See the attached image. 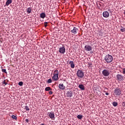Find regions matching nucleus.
Returning a JSON list of instances; mask_svg holds the SVG:
<instances>
[{
    "label": "nucleus",
    "mask_w": 125,
    "mask_h": 125,
    "mask_svg": "<svg viewBox=\"0 0 125 125\" xmlns=\"http://www.w3.org/2000/svg\"><path fill=\"white\" fill-rule=\"evenodd\" d=\"M104 61L106 63H111L113 61V57L109 54H107L104 57Z\"/></svg>",
    "instance_id": "f03ea898"
},
{
    "label": "nucleus",
    "mask_w": 125,
    "mask_h": 125,
    "mask_svg": "<svg viewBox=\"0 0 125 125\" xmlns=\"http://www.w3.org/2000/svg\"><path fill=\"white\" fill-rule=\"evenodd\" d=\"M66 96L69 98L73 97V91L69 90L66 92Z\"/></svg>",
    "instance_id": "0eeeda50"
},
{
    "label": "nucleus",
    "mask_w": 125,
    "mask_h": 125,
    "mask_svg": "<svg viewBox=\"0 0 125 125\" xmlns=\"http://www.w3.org/2000/svg\"><path fill=\"white\" fill-rule=\"evenodd\" d=\"M102 74L104 77H108L110 75V71L108 69H104L102 71Z\"/></svg>",
    "instance_id": "423d86ee"
},
{
    "label": "nucleus",
    "mask_w": 125,
    "mask_h": 125,
    "mask_svg": "<svg viewBox=\"0 0 125 125\" xmlns=\"http://www.w3.org/2000/svg\"><path fill=\"white\" fill-rule=\"evenodd\" d=\"M11 3H12V0H7L5 4L7 6H8Z\"/></svg>",
    "instance_id": "2eb2a0df"
},
{
    "label": "nucleus",
    "mask_w": 125,
    "mask_h": 125,
    "mask_svg": "<svg viewBox=\"0 0 125 125\" xmlns=\"http://www.w3.org/2000/svg\"><path fill=\"white\" fill-rule=\"evenodd\" d=\"M47 115L48 118L51 119V120H54V119H55V115L54 114V112L52 111L48 112Z\"/></svg>",
    "instance_id": "20e7f679"
},
{
    "label": "nucleus",
    "mask_w": 125,
    "mask_h": 125,
    "mask_svg": "<svg viewBox=\"0 0 125 125\" xmlns=\"http://www.w3.org/2000/svg\"><path fill=\"white\" fill-rule=\"evenodd\" d=\"M45 91H49L50 90H51V88L50 87H46L45 88Z\"/></svg>",
    "instance_id": "6ab92c4d"
},
{
    "label": "nucleus",
    "mask_w": 125,
    "mask_h": 125,
    "mask_svg": "<svg viewBox=\"0 0 125 125\" xmlns=\"http://www.w3.org/2000/svg\"><path fill=\"white\" fill-rule=\"evenodd\" d=\"M116 78H117L118 81H119V82H121V81H124V80H125L124 79V76H123V75H122L121 74H118L116 76Z\"/></svg>",
    "instance_id": "1a4fd4ad"
},
{
    "label": "nucleus",
    "mask_w": 125,
    "mask_h": 125,
    "mask_svg": "<svg viewBox=\"0 0 125 125\" xmlns=\"http://www.w3.org/2000/svg\"><path fill=\"white\" fill-rule=\"evenodd\" d=\"M12 119H14V120H17V117L15 115H12Z\"/></svg>",
    "instance_id": "a878e982"
},
{
    "label": "nucleus",
    "mask_w": 125,
    "mask_h": 125,
    "mask_svg": "<svg viewBox=\"0 0 125 125\" xmlns=\"http://www.w3.org/2000/svg\"><path fill=\"white\" fill-rule=\"evenodd\" d=\"M25 110H26V111H29L30 110V109L29 108V106H28L27 105H26L25 106Z\"/></svg>",
    "instance_id": "393cba45"
},
{
    "label": "nucleus",
    "mask_w": 125,
    "mask_h": 125,
    "mask_svg": "<svg viewBox=\"0 0 125 125\" xmlns=\"http://www.w3.org/2000/svg\"><path fill=\"white\" fill-rule=\"evenodd\" d=\"M78 31H79V29L77 28L76 27H74L73 30H71V32L72 34H77L78 33Z\"/></svg>",
    "instance_id": "ddd939ff"
},
{
    "label": "nucleus",
    "mask_w": 125,
    "mask_h": 125,
    "mask_svg": "<svg viewBox=\"0 0 125 125\" xmlns=\"http://www.w3.org/2000/svg\"><path fill=\"white\" fill-rule=\"evenodd\" d=\"M122 71H123V74L124 75H125V68H123Z\"/></svg>",
    "instance_id": "cd10ccee"
},
{
    "label": "nucleus",
    "mask_w": 125,
    "mask_h": 125,
    "mask_svg": "<svg viewBox=\"0 0 125 125\" xmlns=\"http://www.w3.org/2000/svg\"><path fill=\"white\" fill-rule=\"evenodd\" d=\"M58 75H59V71L58 70L56 69L54 71L53 76L52 77V80L55 81H58V80H59Z\"/></svg>",
    "instance_id": "f257e3e1"
},
{
    "label": "nucleus",
    "mask_w": 125,
    "mask_h": 125,
    "mask_svg": "<svg viewBox=\"0 0 125 125\" xmlns=\"http://www.w3.org/2000/svg\"><path fill=\"white\" fill-rule=\"evenodd\" d=\"M91 65H92L91 63H89V66H91Z\"/></svg>",
    "instance_id": "f704fd0d"
},
{
    "label": "nucleus",
    "mask_w": 125,
    "mask_h": 125,
    "mask_svg": "<svg viewBox=\"0 0 125 125\" xmlns=\"http://www.w3.org/2000/svg\"><path fill=\"white\" fill-rule=\"evenodd\" d=\"M41 125H44V124H41Z\"/></svg>",
    "instance_id": "c9c22d12"
},
{
    "label": "nucleus",
    "mask_w": 125,
    "mask_h": 125,
    "mask_svg": "<svg viewBox=\"0 0 125 125\" xmlns=\"http://www.w3.org/2000/svg\"><path fill=\"white\" fill-rule=\"evenodd\" d=\"M52 93H53V92L50 91L49 92V94H50V95H51V94H52Z\"/></svg>",
    "instance_id": "7c9ffc66"
},
{
    "label": "nucleus",
    "mask_w": 125,
    "mask_h": 125,
    "mask_svg": "<svg viewBox=\"0 0 125 125\" xmlns=\"http://www.w3.org/2000/svg\"><path fill=\"white\" fill-rule=\"evenodd\" d=\"M77 118L79 119V120H82V119H83V115H78L77 116Z\"/></svg>",
    "instance_id": "412c9836"
},
{
    "label": "nucleus",
    "mask_w": 125,
    "mask_h": 125,
    "mask_svg": "<svg viewBox=\"0 0 125 125\" xmlns=\"http://www.w3.org/2000/svg\"><path fill=\"white\" fill-rule=\"evenodd\" d=\"M113 105L114 106V107H117V106H118V103L116 102H114L113 103Z\"/></svg>",
    "instance_id": "aec40b11"
},
{
    "label": "nucleus",
    "mask_w": 125,
    "mask_h": 125,
    "mask_svg": "<svg viewBox=\"0 0 125 125\" xmlns=\"http://www.w3.org/2000/svg\"><path fill=\"white\" fill-rule=\"evenodd\" d=\"M78 87H79L81 90H84V86L83 84H79Z\"/></svg>",
    "instance_id": "dca6fc26"
},
{
    "label": "nucleus",
    "mask_w": 125,
    "mask_h": 125,
    "mask_svg": "<svg viewBox=\"0 0 125 125\" xmlns=\"http://www.w3.org/2000/svg\"><path fill=\"white\" fill-rule=\"evenodd\" d=\"M72 125H75L73 124Z\"/></svg>",
    "instance_id": "e433bc0d"
},
{
    "label": "nucleus",
    "mask_w": 125,
    "mask_h": 125,
    "mask_svg": "<svg viewBox=\"0 0 125 125\" xmlns=\"http://www.w3.org/2000/svg\"><path fill=\"white\" fill-rule=\"evenodd\" d=\"M26 12L28 14H30V13H31V12H32V8H31V7L28 8L27 9Z\"/></svg>",
    "instance_id": "f3484780"
},
{
    "label": "nucleus",
    "mask_w": 125,
    "mask_h": 125,
    "mask_svg": "<svg viewBox=\"0 0 125 125\" xmlns=\"http://www.w3.org/2000/svg\"><path fill=\"white\" fill-rule=\"evenodd\" d=\"M3 83H4V84H7L6 82H5V81H4Z\"/></svg>",
    "instance_id": "473e14b6"
},
{
    "label": "nucleus",
    "mask_w": 125,
    "mask_h": 125,
    "mask_svg": "<svg viewBox=\"0 0 125 125\" xmlns=\"http://www.w3.org/2000/svg\"><path fill=\"white\" fill-rule=\"evenodd\" d=\"M25 122H26V123H29V120H28V119H26L25 120Z\"/></svg>",
    "instance_id": "2f4dec72"
},
{
    "label": "nucleus",
    "mask_w": 125,
    "mask_h": 125,
    "mask_svg": "<svg viewBox=\"0 0 125 125\" xmlns=\"http://www.w3.org/2000/svg\"><path fill=\"white\" fill-rule=\"evenodd\" d=\"M105 95H109V93H105Z\"/></svg>",
    "instance_id": "72a5a7b5"
},
{
    "label": "nucleus",
    "mask_w": 125,
    "mask_h": 125,
    "mask_svg": "<svg viewBox=\"0 0 125 125\" xmlns=\"http://www.w3.org/2000/svg\"><path fill=\"white\" fill-rule=\"evenodd\" d=\"M114 93L115 95H120L122 94V90L119 87H116L114 90Z\"/></svg>",
    "instance_id": "39448f33"
},
{
    "label": "nucleus",
    "mask_w": 125,
    "mask_h": 125,
    "mask_svg": "<svg viewBox=\"0 0 125 125\" xmlns=\"http://www.w3.org/2000/svg\"><path fill=\"white\" fill-rule=\"evenodd\" d=\"M122 106H124V107H125V102H122Z\"/></svg>",
    "instance_id": "c756f323"
},
{
    "label": "nucleus",
    "mask_w": 125,
    "mask_h": 125,
    "mask_svg": "<svg viewBox=\"0 0 125 125\" xmlns=\"http://www.w3.org/2000/svg\"><path fill=\"white\" fill-rule=\"evenodd\" d=\"M103 15L105 18H108L110 16V14H109V12L107 11H104L103 13Z\"/></svg>",
    "instance_id": "9b49d317"
},
{
    "label": "nucleus",
    "mask_w": 125,
    "mask_h": 125,
    "mask_svg": "<svg viewBox=\"0 0 125 125\" xmlns=\"http://www.w3.org/2000/svg\"><path fill=\"white\" fill-rule=\"evenodd\" d=\"M76 75L78 78L80 79H83V78L84 77V73L83 70L80 69L77 71Z\"/></svg>",
    "instance_id": "7ed1b4c3"
},
{
    "label": "nucleus",
    "mask_w": 125,
    "mask_h": 125,
    "mask_svg": "<svg viewBox=\"0 0 125 125\" xmlns=\"http://www.w3.org/2000/svg\"><path fill=\"white\" fill-rule=\"evenodd\" d=\"M69 64H70L71 68L74 69L75 68V64H74V62L73 61H69Z\"/></svg>",
    "instance_id": "4468645a"
},
{
    "label": "nucleus",
    "mask_w": 125,
    "mask_h": 125,
    "mask_svg": "<svg viewBox=\"0 0 125 125\" xmlns=\"http://www.w3.org/2000/svg\"><path fill=\"white\" fill-rule=\"evenodd\" d=\"M2 72H3V73H5V74H7V72H6V69H2Z\"/></svg>",
    "instance_id": "b1692460"
},
{
    "label": "nucleus",
    "mask_w": 125,
    "mask_h": 125,
    "mask_svg": "<svg viewBox=\"0 0 125 125\" xmlns=\"http://www.w3.org/2000/svg\"><path fill=\"white\" fill-rule=\"evenodd\" d=\"M44 27H47V22H44Z\"/></svg>",
    "instance_id": "c85d7f7f"
},
{
    "label": "nucleus",
    "mask_w": 125,
    "mask_h": 125,
    "mask_svg": "<svg viewBox=\"0 0 125 125\" xmlns=\"http://www.w3.org/2000/svg\"><path fill=\"white\" fill-rule=\"evenodd\" d=\"M120 30L121 31V32L122 33H124V32H125V28H122V29H120Z\"/></svg>",
    "instance_id": "bb28decb"
},
{
    "label": "nucleus",
    "mask_w": 125,
    "mask_h": 125,
    "mask_svg": "<svg viewBox=\"0 0 125 125\" xmlns=\"http://www.w3.org/2000/svg\"><path fill=\"white\" fill-rule=\"evenodd\" d=\"M65 47L62 46V47L60 48L59 50V52L60 53H61L62 54H64L65 53Z\"/></svg>",
    "instance_id": "9d476101"
},
{
    "label": "nucleus",
    "mask_w": 125,
    "mask_h": 125,
    "mask_svg": "<svg viewBox=\"0 0 125 125\" xmlns=\"http://www.w3.org/2000/svg\"><path fill=\"white\" fill-rule=\"evenodd\" d=\"M19 85L22 86L23 85V82H20L18 83Z\"/></svg>",
    "instance_id": "5701e85b"
},
{
    "label": "nucleus",
    "mask_w": 125,
    "mask_h": 125,
    "mask_svg": "<svg viewBox=\"0 0 125 125\" xmlns=\"http://www.w3.org/2000/svg\"><path fill=\"white\" fill-rule=\"evenodd\" d=\"M59 88H60V89H62V90H63L65 89V88H66V87L65 86V85H64V84L60 83L59 84Z\"/></svg>",
    "instance_id": "f8f14e48"
},
{
    "label": "nucleus",
    "mask_w": 125,
    "mask_h": 125,
    "mask_svg": "<svg viewBox=\"0 0 125 125\" xmlns=\"http://www.w3.org/2000/svg\"><path fill=\"white\" fill-rule=\"evenodd\" d=\"M47 83H52V80H51V79H49L47 81Z\"/></svg>",
    "instance_id": "4be33fe9"
},
{
    "label": "nucleus",
    "mask_w": 125,
    "mask_h": 125,
    "mask_svg": "<svg viewBox=\"0 0 125 125\" xmlns=\"http://www.w3.org/2000/svg\"><path fill=\"white\" fill-rule=\"evenodd\" d=\"M84 49L86 51H91L92 50V47L89 45H86L84 46Z\"/></svg>",
    "instance_id": "6e6552de"
},
{
    "label": "nucleus",
    "mask_w": 125,
    "mask_h": 125,
    "mask_svg": "<svg viewBox=\"0 0 125 125\" xmlns=\"http://www.w3.org/2000/svg\"><path fill=\"white\" fill-rule=\"evenodd\" d=\"M40 17H41V18H42V19H44V18H45V13H42L40 14Z\"/></svg>",
    "instance_id": "a211bd4d"
}]
</instances>
